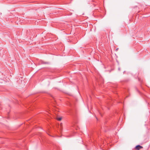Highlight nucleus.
<instances>
[{"label":"nucleus","instance_id":"obj_3","mask_svg":"<svg viewBox=\"0 0 150 150\" xmlns=\"http://www.w3.org/2000/svg\"><path fill=\"white\" fill-rule=\"evenodd\" d=\"M62 119V118L61 117H57V119L58 121H61Z\"/></svg>","mask_w":150,"mask_h":150},{"label":"nucleus","instance_id":"obj_4","mask_svg":"<svg viewBox=\"0 0 150 150\" xmlns=\"http://www.w3.org/2000/svg\"><path fill=\"white\" fill-rule=\"evenodd\" d=\"M118 70H119V71H120V68H118Z\"/></svg>","mask_w":150,"mask_h":150},{"label":"nucleus","instance_id":"obj_8","mask_svg":"<svg viewBox=\"0 0 150 150\" xmlns=\"http://www.w3.org/2000/svg\"><path fill=\"white\" fill-rule=\"evenodd\" d=\"M96 118L97 119V120H98V119H97V117H96Z\"/></svg>","mask_w":150,"mask_h":150},{"label":"nucleus","instance_id":"obj_5","mask_svg":"<svg viewBox=\"0 0 150 150\" xmlns=\"http://www.w3.org/2000/svg\"><path fill=\"white\" fill-rule=\"evenodd\" d=\"M118 50V48H117V49H116V51H117V50Z\"/></svg>","mask_w":150,"mask_h":150},{"label":"nucleus","instance_id":"obj_6","mask_svg":"<svg viewBox=\"0 0 150 150\" xmlns=\"http://www.w3.org/2000/svg\"><path fill=\"white\" fill-rule=\"evenodd\" d=\"M50 95V96H51L52 97V98H53V97L52 96V95Z\"/></svg>","mask_w":150,"mask_h":150},{"label":"nucleus","instance_id":"obj_7","mask_svg":"<svg viewBox=\"0 0 150 150\" xmlns=\"http://www.w3.org/2000/svg\"><path fill=\"white\" fill-rule=\"evenodd\" d=\"M69 112V113H70V114L71 115H72V114H71V112Z\"/></svg>","mask_w":150,"mask_h":150},{"label":"nucleus","instance_id":"obj_2","mask_svg":"<svg viewBox=\"0 0 150 150\" xmlns=\"http://www.w3.org/2000/svg\"><path fill=\"white\" fill-rule=\"evenodd\" d=\"M42 64H49L50 63L48 62H44L43 61H42L41 62Z\"/></svg>","mask_w":150,"mask_h":150},{"label":"nucleus","instance_id":"obj_1","mask_svg":"<svg viewBox=\"0 0 150 150\" xmlns=\"http://www.w3.org/2000/svg\"><path fill=\"white\" fill-rule=\"evenodd\" d=\"M142 148H143V147L140 145H137L135 147V149L137 150H139Z\"/></svg>","mask_w":150,"mask_h":150}]
</instances>
